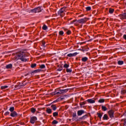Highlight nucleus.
Listing matches in <instances>:
<instances>
[{
    "label": "nucleus",
    "instance_id": "obj_1",
    "mask_svg": "<svg viewBox=\"0 0 126 126\" xmlns=\"http://www.w3.org/2000/svg\"><path fill=\"white\" fill-rule=\"evenodd\" d=\"M26 54L24 52H20L16 55L15 56V61H18L20 60L23 63H26L28 61V59L26 58Z\"/></svg>",
    "mask_w": 126,
    "mask_h": 126
},
{
    "label": "nucleus",
    "instance_id": "obj_2",
    "mask_svg": "<svg viewBox=\"0 0 126 126\" xmlns=\"http://www.w3.org/2000/svg\"><path fill=\"white\" fill-rule=\"evenodd\" d=\"M43 10V9L41 7H38L37 8H35L32 10H31V12H33V13H36V12H41Z\"/></svg>",
    "mask_w": 126,
    "mask_h": 126
},
{
    "label": "nucleus",
    "instance_id": "obj_3",
    "mask_svg": "<svg viewBox=\"0 0 126 126\" xmlns=\"http://www.w3.org/2000/svg\"><path fill=\"white\" fill-rule=\"evenodd\" d=\"M69 67V65L68 64L65 63L64 64V67H65V68H66V72L70 73L72 71V70H71V68H68Z\"/></svg>",
    "mask_w": 126,
    "mask_h": 126
},
{
    "label": "nucleus",
    "instance_id": "obj_4",
    "mask_svg": "<svg viewBox=\"0 0 126 126\" xmlns=\"http://www.w3.org/2000/svg\"><path fill=\"white\" fill-rule=\"evenodd\" d=\"M36 120H37V117L36 116H33L31 117L30 122L31 124H34V123H36Z\"/></svg>",
    "mask_w": 126,
    "mask_h": 126
},
{
    "label": "nucleus",
    "instance_id": "obj_5",
    "mask_svg": "<svg viewBox=\"0 0 126 126\" xmlns=\"http://www.w3.org/2000/svg\"><path fill=\"white\" fill-rule=\"evenodd\" d=\"M77 55H78V53L77 52H75L74 53H70L67 54V57H69V58H71L72 57H76Z\"/></svg>",
    "mask_w": 126,
    "mask_h": 126
},
{
    "label": "nucleus",
    "instance_id": "obj_6",
    "mask_svg": "<svg viewBox=\"0 0 126 126\" xmlns=\"http://www.w3.org/2000/svg\"><path fill=\"white\" fill-rule=\"evenodd\" d=\"M108 115L111 119L114 118V111L113 110H110L108 111Z\"/></svg>",
    "mask_w": 126,
    "mask_h": 126
},
{
    "label": "nucleus",
    "instance_id": "obj_7",
    "mask_svg": "<svg viewBox=\"0 0 126 126\" xmlns=\"http://www.w3.org/2000/svg\"><path fill=\"white\" fill-rule=\"evenodd\" d=\"M10 116L11 117H13V118H14L15 117H17V116H18V114H17L16 111H13L11 113Z\"/></svg>",
    "mask_w": 126,
    "mask_h": 126
},
{
    "label": "nucleus",
    "instance_id": "obj_8",
    "mask_svg": "<svg viewBox=\"0 0 126 126\" xmlns=\"http://www.w3.org/2000/svg\"><path fill=\"white\" fill-rule=\"evenodd\" d=\"M88 103H89L90 104H94L95 103V100L93 99H89L87 100H86Z\"/></svg>",
    "mask_w": 126,
    "mask_h": 126
},
{
    "label": "nucleus",
    "instance_id": "obj_9",
    "mask_svg": "<svg viewBox=\"0 0 126 126\" xmlns=\"http://www.w3.org/2000/svg\"><path fill=\"white\" fill-rule=\"evenodd\" d=\"M87 21V19H82L78 21L79 23H84Z\"/></svg>",
    "mask_w": 126,
    "mask_h": 126
},
{
    "label": "nucleus",
    "instance_id": "obj_10",
    "mask_svg": "<svg viewBox=\"0 0 126 126\" xmlns=\"http://www.w3.org/2000/svg\"><path fill=\"white\" fill-rule=\"evenodd\" d=\"M82 114H84V111L81 110H79L77 112V115L78 116H81V115H82Z\"/></svg>",
    "mask_w": 126,
    "mask_h": 126
},
{
    "label": "nucleus",
    "instance_id": "obj_11",
    "mask_svg": "<svg viewBox=\"0 0 126 126\" xmlns=\"http://www.w3.org/2000/svg\"><path fill=\"white\" fill-rule=\"evenodd\" d=\"M63 11H64V8H62L61 10H60L58 12V14L59 15H62V13H63Z\"/></svg>",
    "mask_w": 126,
    "mask_h": 126
},
{
    "label": "nucleus",
    "instance_id": "obj_12",
    "mask_svg": "<svg viewBox=\"0 0 126 126\" xmlns=\"http://www.w3.org/2000/svg\"><path fill=\"white\" fill-rule=\"evenodd\" d=\"M120 17L122 18V19H126V14H123L122 15H120Z\"/></svg>",
    "mask_w": 126,
    "mask_h": 126
},
{
    "label": "nucleus",
    "instance_id": "obj_13",
    "mask_svg": "<svg viewBox=\"0 0 126 126\" xmlns=\"http://www.w3.org/2000/svg\"><path fill=\"white\" fill-rule=\"evenodd\" d=\"M46 113H47V114H52V109H50V108H47Z\"/></svg>",
    "mask_w": 126,
    "mask_h": 126
},
{
    "label": "nucleus",
    "instance_id": "obj_14",
    "mask_svg": "<svg viewBox=\"0 0 126 126\" xmlns=\"http://www.w3.org/2000/svg\"><path fill=\"white\" fill-rule=\"evenodd\" d=\"M68 91V90L65 89V90H60V94H63V93H64V92H67Z\"/></svg>",
    "mask_w": 126,
    "mask_h": 126
},
{
    "label": "nucleus",
    "instance_id": "obj_15",
    "mask_svg": "<svg viewBox=\"0 0 126 126\" xmlns=\"http://www.w3.org/2000/svg\"><path fill=\"white\" fill-rule=\"evenodd\" d=\"M40 71H42V70L37 69V70L33 71L32 72V73H37V72H40Z\"/></svg>",
    "mask_w": 126,
    "mask_h": 126
},
{
    "label": "nucleus",
    "instance_id": "obj_16",
    "mask_svg": "<svg viewBox=\"0 0 126 126\" xmlns=\"http://www.w3.org/2000/svg\"><path fill=\"white\" fill-rule=\"evenodd\" d=\"M51 107L53 111H56V110H57V106L56 105H52Z\"/></svg>",
    "mask_w": 126,
    "mask_h": 126
},
{
    "label": "nucleus",
    "instance_id": "obj_17",
    "mask_svg": "<svg viewBox=\"0 0 126 126\" xmlns=\"http://www.w3.org/2000/svg\"><path fill=\"white\" fill-rule=\"evenodd\" d=\"M108 117L107 114H104L103 117V120H108Z\"/></svg>",
    "mask_w": 126,
    "mask_h": 126
},
{
    "label": "nucleus",
    "instance_id": "obj_18",
    "mask_svg": "<svg viewBox=\"0 0 126 126\" xmlns=\"http://www.w3.org/2000/svg\"><path fill=\"white\" fill-rule=\"evenodd\" d=\"M101 109L102 111H107L108 110V109L106 107V106H104L103 105L101 106Z\"/></svg>",
    "mask_w": 126,
    "mask_h": 126
},
{
    "label": "nucleus",
    "instance_id": "obj_19",
    "mask_svg": "<svg viewBox=\"0 0 126 126\" xmlns=\"http://www.w3.org/2000/svg\"><path fill=\"white\" fill-rule=\"evenodd\" d=\"M59 66H60V67H59L57 70L58 71H62V70H63V67L62 66V64H59Z\"/></svg>",
    "mask_w": 126,
    "mask_h": 126
},
{
    "label": "nucleus",
    "instance_id": "obj_20",
    "mask_svg": "<svg viewBox=\"0 0 126 126\" xmlns=\"http://www.w3.org/2000/svg\"><path fill=\"white\" fill-rule=\"evenodd\" d=\"M6 68H8V69L11 68L12 67V64H9L6 65Z\"/></svg>",
    "mask_w": 126,
    "mask_h": 126
},
{
    "label": "nucleus",
    "instance_id": "obj_21",
    "mask_svg": "<svg viewBox=\"0 0 126 126\" xmlns=\"http://www.w3.org/2000/svg\"><path fill=\"white\" fill-rule=\"evenodd\" d=\"M105 102V99L103 98H101L98 100L99 103H104Z\"/></svg>",
    "mask_w": 126,
    "mask_h": 126
},
{
    "label": "nucleus",
    "instance_id": "obj_22",
    "mask_svg": "<svg viewBox=\"0 0 126 126\" xmlns=\"http://www.w3.org/2000/svg\"><path fill=\"white\" fill-rule=\"evenodd\" d=\"M31 111L32 113L34 114V113H35L36 112V109H35L34 108H31Z\"/></svg>",
    "mask_w": 126,
    "mask_h": 126
},
{
    "label": "nucleus",
    "instance_id": "obj_23",
    "mask_svg": "<svg viewBox=\"0 0 126 126\" xmlns=\"http://www.w3.org/2000/svg\"><path fill=\"white\" fill-rule=\"evenodd\" d=\"M97 114L98 118H99L100 119H101V118H102V116H103V114L102 113H97Z\"/></svg>",
    "mask_w": 126,
    "mask_h": 126
},
{
    "label": "nucleus",
    "instance_id": "obj_24",
    "mask_svg": "<svg viewBox=\"0 0 126 126\" xmlns=\"http://www.w3.org/2000/svg\"><path fill=\"white\" fill-rule=\"evenodd\" d=\"M36 65H37L36 64L32 63L31 64V67H32V68H34L36 67Z\"/></svg>",
    "mask_w": 126,
    "mask_h": 126
},
{
    "label": "nucleus",
    "instance_id": "obj_25",
    "mask_svg": "<svg viewBox=\"0 0 126 126\" xmlns=\"http://www.w3.org/2000/svg\"><path fill=\"white\" fill-rule=\"evenodd\" d=\"M9 111L10 112H11V113L13 112L14 111V107H10L9 108Z\"/></svg>",
    "mask_w": 126,
    "mask_h": 126
},
{
    "label": "nucleus",
    "instance_id": "obj_26",
    "mask_svg": "<svg viewBox=\"0 0 126 126\" xmlns=\"http://www.w3.org/2000/svg\"><path fill=\"white\" fill-rule=\"evenodd\" d=\"M42 29L43 30H47V29H48V27H47V26L46 25H44L43 27H42Z\"/></svg>",
    "mask_w": 126,
    "mask_h": 126
},
{
    "label": "nucleus",
    "instance_id": "obj_27",
    "mask_svg": "<svg viewBox=\"0 0 126 126\" xmlns=\"http://www.w3.org/2000/svg\"><path fill=\"white\" fill-rule=\"evenodd\" d=\"M40 68L41 69L46 68V66H45V64H41L40 65Z\"/></svg>",
    "mask_w": 126,
    "mask_h": 126
},
{
    "label": "nucleus",
    "instance_id": "obj_28",
    "mask_svg": "<svg viewBox=\"0 0 126 126\" xmlns=\"http://www.w3.org/2000/svg\"><path fill=\"white\" fill-rule=\"evenodd\" d=\"M88 60V58H87V57H85L82 59V62H86Z\"/></svg>",
    "mask_w": 126,
    "mask_h": 126
},
{
    "label": "nucleus",
    "instance_id": "obj_29",
    "mask_svg": "<svg viewBox=\"0 0 126 126\" xmlns=\"http://www.w3.org/2000/svg\"><path fill=\"white\" fill-rule=\"evenodd\" d=\"M8 87V86H1V89H5L6 88H7Z\"/></svg>",
    "mask_w": 126,
    "mask_h": 126
},
{
    "label": "nucleus",
    "instance_id": "obj_30",
    "mask_svg": "<svg viewBox=\"0 0 126 126\" xmlns=\"http://www.w3.org/2000/svg\"><path fill=\"white\" fill-rule=\"evenodd\" d=\"M59 115V113L57 112L53 113V117H57Z\"/></svg>",
    "mask_w": 126,
    "mask_h": 126
},
{
    "label": "nucleus",
    "instance_id": "obj_31",
    "mask_svg": "<svg viewBox=\"0 0 126 126\" xmlns=\"http://www.w3.org/2000/svg\"><path fill=\"white\" fill-rule=\"evenodd\" d=\"M109 12L110 14L113 13V12H114V9H109Z\"/></svg>",
    "mask_w": 126,
    "mask_h": 126
},
{
    "label": "nucleus",
    "instance_id": "obj_32",
    "mask_svg": "<svg viewBox=\"0 0 126 126\" xmlns=\"http://www.w3.org/2000/svg\"><path fill=\"white\" fill-rule=\"evenodd\" d=\"M126 90H122L121 94L122 95H124V94H126Z\"/></svg>",
    "mask_w": 126,
    "mask_h": 126
},
{
    "label": "nucleus",
    "instance_id": "obj_33",
    "mask_svg": "<svg viewBox=\"0 0 126 126\" xmlns=\"http://www.w3.org/2000/svg\"><path fill=\"white\" fill-rule=\"evenodd\" d=\"M86 104V101H84V102H81L80 105L81 106H84L85 104Z\"/></svg>",
    "mask_w": 126,
    "mask_h": 126
},
{
    "label": "nucleus",
    "instance_id": "obj_34",
    "mask_svg": "<svg viewBox=\"0 0 126 126\" xmlns=\"http://www.w3.org/2000/svg\"><path fill=\"white\" fill-rule=\"evenodd\" d=\"M58 121H57L56 120H54L53 122H52V124L53 125H57V124H58Z\"/></svg>",
    "mask_w": 126,
    "mask_h": 126
},
{
    "label": "nucleus",
    "instance_id": "obj_35",
    "mask_svg": "<svg viewBox=\"0 0 126 126\" xmlns=\"http://www.w3.org/2000/svg\"><path fill=\"white\" fill-rule=\"evenodd\" d=\"M59 35L61 36L63 35V31H61L59 32Z\"/></svg>",
    "mask_w": 126,
    "mask_h": 126
},
{
    "label": "nucleus",
    "instance_id": "obj_36",
    "mask_svg": "<svg viewBox=\"0 0 126 126\" xmlns=\"http://www.w3.org/2000/svg\"><path fill=\"white\" fill-rule=\"evenodd\" d=\"M66 34H67V35H69L70 34H71V32L69 30H67L66 32Z\"/></svg>",
    "mask_w": 126,
    "mask_h": 126
},
{
    "label": "nucleus",
    "instance_id": "obj_37",
    "mask_svg": "<svg viewBox=\"0 0 126 126\" xmlns=\"http://www.w3.org/2000/svg\"><path fill=\"white\" fill-rule=\"evenodd\" d=\"M86 9L88 11L91 10V7H87Z\"/></svg>",
    "mask_w": 126,
    "mask_h": 126
},
{
    "label": "nucleus",
    "instance_id": "obj_38",
    "mask_svg": "<svg viewBox=\"0 0 126 126\" xmlns=\"http://www.w3.org/2000/svg\"><path fill=\"white\" fill-rule=\"evenodd\" d=\"M118 63H124V61H119L118 62Z\"/></svg>",
    "mask_w": 126,
    "mask_h": 126
},
{
    "label": "nucleus",
    "instance_id": "obj_39",
    "mask_svg": "<svg viewBox=\"0 0 126 126\" xmlns=\"http://www.w3.org/2000/svg\"><path fill=\"white\" fill-rule=\"evenodd\" d=\"M8 115H9V112L7 111L5 113V116H7Z\"/></svg>",
    "mask_w": 126,
    "mask_h": 126
},
{
    "label": "nucleus",
    "instance_id": "obj_40",
    "mask_svg": "<svg viewBox=\"0 0 126 126\" xmlns=\"http://www.w3.org/2000/svg\"><path fill=\"white\" fill-rule=\"evenodd\" d=\"M124 126H126V119L124 120Z\"/></svg>",
    "mask_w": 126,
    "mask_h": 126
},
{
    "label": "nucleus",
    "instance_id": "obj_41",
    "mask_svg": "<svg viewBox=\"0 0 126 126\" xmlns=\"http://www.w3.org/2000/svg\"><path fill=\"white\" fill-rule=\"evenodd\" d=\"M123 37H124V39H125V40H126V35L125 34L124 36H123Z\"/></svg>",
    "mask_w": 126,
    "mask_h": 126
},
{
    "label": "nucleus",
    "instance_id": "obj_42",
    "mask_svg": "<svg viewBox=\"0 0 126 126\" xmlns=\"http://www.w3.org/2000/svg\"><path fill=\"white\" fill-rule=\"evenodd\" d=\"M42 46H43L44 47H46V46H45V43H42Z\"/></svg>",
    "mask_w": 126,
    "mask_h": 126
},
{
    "label": "nucleus",
    "instance_id": "obj_43",
    "mask_svg": "<svg viewBox=\"0 0 126 126\" xmlns=\"http://www.w3.org/2000/svg\"><path fill=\"white\" fill-rule=\"evenodd\" d=\"M57 94H61V92H58L57 93Z\"/></svg>",
    "mask_w": 126,
    "mask_h": 126
},
{
    "label": "nucleus",
    "instance_id": "obj_44",
    "mask_svg": "<svg viewBox=\"0 0 126 126\" xmlns=\"http://www.w3.org/2000/svg\"><path fill=\"white\" fill-rule=\"evenodd\" d=\"M85 116H83L82 118H81V119H84V117H85Z\"/></svg>",
    "mask_w": 126,
    "mask_h": 126
},
{
    "label": "nucleus",
    "instance_id": "obj_45",
    "mask_svg": "<svg viewBox=\"0 0 126 126\" xmlns=\"http://www.w3.org/2000/svg\"><path fill=\"white\" fill-rule=\"evenodd\" d=\"M15 87H18V85H16Z\"/></svg>",
    "mask_w": 126,
    "mask_h": 126
},
{
    "label": "nucleus",
    "instance_id": "obj_46",
    "mask_svg": "<svg viewBox=\"0 0 126 126\" xmlns=\"http://www.w3.org/2000/svg\"><path fill=\"white\" fill-rule=\"evenodd\" d=\"M119 64H123V63H120Z\"/></svg>",
    "mask_w": 126,
    "mask_h": 126
},
{
    "label": "nucleus",
    "instance_id": "obj_47",
    "mask_svg": "<svg viewBox=\"0 0 126 126\" xmlns=\"http://www.w3.org/2000/svg\"><path fill=\"white\" fill-rule=\"evenodd\" d=\"M74 116H76V115H74Z\"/></svg>",
    "mask_w": 126,
    "mask_h": 126
},
{
    "label": "nucleus",
    "instance_id": "obj_48",
    "mask_svg": "<svg viewBox=\"0 0 126 126\" xmlns=\"http://www.w3.org/2000/svg\"><path fill=\"white\" fill-rule=\"evenodd\" d=\"M43 63H46V62H43Z\"/></svg>",
    "mask_w": 126,
    "mask_h": 126
}]
</instances>
